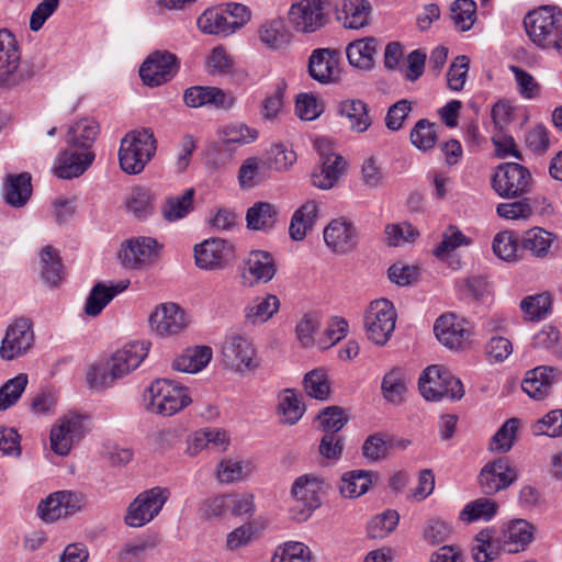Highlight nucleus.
<instances>
[{
  "mask_svg": "<svg viewBox=\"0 0 562 562\" xmlns=\"http://www.w3.org/2000/svg\"><path fill=\"white\" fill-rule=\"evenodd\" d=\"M33 76L32 65L21 60L15 36L7 29L0 30V89L22 88Z\"/></svg>",
  "mask_w": 562,
  "mask_h": 562,
  "instance_id": "f257e3e1",
  "label": "nucleus"
},
{
  "mask_svg": "<svg viewBox=\"0 0 562 562\" xmlns=\"http://www.w3.org/2000/svg\"><path fill=\"white\" fill-rule=\"evenodd\" d=\"M157 140L150 128L134 130L121 139L119 164L127 175L140 173L155 156Z\"/></svg>",
  "mask_w": 562,
  "mask_h": 562,
  "instance_id": "f03ea898",
  "label": "nucleus"
},
{
  "mask_svg": "<svg viewBox=\"0 0 562 562\" xmlns=\"http://www.w3.org/2000/svg\"><path fill=\"white\" fill-rule=\"evenodd\" d=\"M143 398L147 412L161 416H172L192 402L188 387L168 379L155 380Z\"/></svg>",
  "mask_w": 562,
  "mask_h": 562,
  "instance_id": "7ed1b4c3",
  "label": "nucleus"
},
{
  "mask_svg": "<svg viewBox=\"0 0 562 562\" xmlns=\"http://www.w3.org/2000/svg\"><path fill=\"white\" fill-rule=\"evenodd\" d=\"M526 32L532 43L543 49H551L562 35V10L554 5H542L526 14Z\"/></svg>",
  "mask_w": 562,
  "mask_h": 562,
  "instance_id": "20e7f679",
  "label": "nucleus"
},
{
  "mask_svg": "<svg viewBox=\"0 0 562 562\" xmlns=\"http://www.w3.org/2000/svg\"><path fill=\"white\" fill-rule=\"evenodd\" d=\"M418 387L427 401L443 398L458 401L464 395L462 382L446 368L437 364L427 367L418 379Z\"/></svg>",
  "mask_w": 562,
  "mask_h": 562,
  "instance_id": "39448f33",
  "label": "nucleus"
},
{
  "mask_svg": "<svg viewBox=\"0 0 562 562\" xmlns=\"http://www.w3.org/2000/svg\"><path fill=\"white\" fill-rule=\"evenodd\" d=\"M493 190L503 199L520 198L531 190L532 178L529 170L517 162L497 166L491 179Z\"/></svg>",
  "mask_w": 562,
  "mask_h": 562,
  "instance_id": "423d86ee",
  "label": "nucleus"
},
{
  "mask_svg": "<svg viewBox=\"0 0 562 562\" xmlns=\"http://www.w3.org/2000/svg\"><path fill=\"white\" fill-rule=\"evenodd\" d=\"M396 312L391 301L374 300L364 312V329L369 340L375 345H385L391 338L396 323Z\"/></svg>",
  "mask_w": 562,
  "mask_h": 562,
  "instance_id": "0eeeda50",
  "label": "nucleus"
},
{
  "mask_svg": "<svg viewBox=\"0 0 562 562\" xmlns=\"http://www.w3.org/2000/svg\"><path fill=\"white\" fill-rule=\"evenodd\" d=\"M168 499V491L154 487L140 493L127 508L125 522L130 527H142L159 514Z\"/></svg>",
  "mask_w": 562,
  "mask_h": 562,
  "instance_id": "6e6552de",
  "label": "nucleus"
},
{
  "mask_svg": "<svg viewBox=\"0 0 562 562\" xmlns=\"http://www.w3.org/2000/svg\"><path fill=\"white\" fill-rule=\"evenodd\" d=\"M178 57L168 50L151 53L142 64L139 76L144 85L158 87L170 81L179 70Z\"/></svg>",
  "mask_w": 562,
  "mask_h": 562,
  "instance_id": "1a4fd4ad",
  "label": "nucleus"
},
{
  "mask_svg": "<svg viewBox=\"0 0 562 562\" xmlns=\"http://www.w3.org/2000/svg\"><path fill=\"white\" fill-rule=\"evenodd\" d=\"M85 505L83 495L71 491H58L48 495L37 506V515L46 522H53L79 512Z\"/></svg>",
  "mask_w": 562,
  "mask_h": 562,
  "instance_id": "9d476101",
  "label": "nucleus"
},
{
  "mask_svg": "<svg viewBox=\"0 0 562 562\" xmlns=\"http://www.w3.org/2000/svg\"><path fill=\"white\" fill-rule=\"evenodd\" d=\"M234 258V246L226 239L209 238L194 246L195 265L204 270L224 269Z\"/></svg>",
  "mask_w": 562,
  "mask_h": 562,
  "instance_id": "9b49d317",
  "label": "nucleus"
},
{
  "mask_svg": "<svg viewBox=\"0 0 562 562\" xmlns=\"http://www.w3.org/2000/svg\"><path fill=\"white\" fill-rule=\"evenodd\" d=\"M34 334L27 318H19L7 329L0 346V358L5 361L23 357L32 348Z\"/></svg>",
  "mask_w": 562,
  "mask_h": 562,
  "instance_id": "f8f14e48",
  "label": "nucleus"
},
{
  "mask_svg": "<svg viewBox=\"0 0 562 562\" xmlns=\"http://www.w3.org/2000/svg\"><path fill=\"white\" fill-rule=\"evenodd\" d=\"M315 146L321 156V166L312 173V182L318 189L328 190L334 187L345 171V160L340 155L330 151L329 144L319 139Z\"/></svg>",
  "mask_w": 562,
  "mask_h": 562,
  "instance_id": "ddd939ff",
  "label": "nucleus"
},
{
  "mask_svg": "<svg viewBox=\"0 0 562 562\" xmlns=\"http://www.w3.org/2000/svg\"><path fill=\"white\" fill-rule=\"evenodd\" d=\"M160 249L161 245L155 238L140 236L127 240L119 258L125 268L142 269L158 258Z\"/></svg>",
  "mask_w": 562,
  "mask_h": 562,
  "instance_id": "4468645a",
  "label": "nucleus"
},
{
  "mask_svg": "<svg viewBox=\"0 0 562 562\" xmlns=\"http://www.w3.org/2000/svg\"><path fill=\"white\" fill-rule=\"evenodd\" d=\"M517 471L507 458H498L486 463L479 474L482 493L493 495L507 488L517 480Z\"/></svg>",
  "mask_w": 562,
  "mask_h": 562,
  "instance_id": "2eb2a0df",
  "label": "nucleus"
},
{
  "mask_svg": "<svg viewBox=\"0 0 562 562\" xmlns=\"http://www.w3.org/2000/svg\"><path fill=\"white\" fill-rule=\"evenodd\" d=\"M323 488V481L315 474L299 476L292 484L291 495L297 502L300 520H305L311 513L322 504L319 493Z\"/></svg>",
  "mask_w": 562,
  "mask_h": 562,
  "instance_id": "dca6fc26",
  "label": "nucleus"
},
{
  "mask_svg": "<svg viewBox=\"0 0 562 562\" xmlns=\"http://www.w3.org/2000/svg\"><path fill=\"white\" fill-rule=\"evenodd\" d=\"M85 434L82 417L76 413L68 414L50 430V448L59 456H67L72 445Z\"/></svg>",
  "mask_w": 562,
  "mask_h": 562,
  "instance_id": "f3484780",
  "label": "nucleus"
},
{
  "mask_svg": "<svg viewBox=\"0 0 562 562\" xmlns=\"http://www.w3.org/2000/svg\"><path fill=\"white\" fill-rule=\"evenodd\" d=\"M327 0H302L293 4L289 19L297 32L313 33L325 24V7Z\"/></svg>",
  "mask_w": 562,
  "mask_h": 562,
  "instance_id": "a211bd4d",
  "label": "nucleus"
},
{
  "mask_svg": "<svg viewBox=\"0 0 562 562\" xmlns=\"http://www.w3.org/2000/svg\"><path fill=\"white\" fill-rule=\"evenodd\" d=\"M224 366L236 372H245L257 367L254 360L255 349L251 342L243 336L233 335L226 338L223 349Z\"/></svg>",
  "mask_w": 562,
  "mask_h": 562,
  "instance_id": "6ab92c4d",
  "label": "nucleus"
},
{
  "mask_svg": "<svg viewBox=\"0 0 562 562\" xmlns=\"http://www.w3.org/2000/svg\"><path fill=\"white\" fill-rule=\"evenodd\" d=\"M148 321L151 330L159 336L176 335L188 325L184 311L175 303L159 305Z\"/></svg>",
  "mask_w": 562,
  "mask_h": 562,
  "instance_id": "aec40b11",
  "label": "nucleus"
},
{
  "mask_svg": "<svg viewBox=\"0 0 562 562\" xmlns=\"http://www.w3.org/2000/svg\"><path fill=\"white\" fill-rule=\"evenodd\" d=\"M339 52L330 48L314 49L308 58L310 76L323 85L338 81L339 79Z\"/></svg>",
  "mask_w": 562,
  "mask_h": 562,
  "instance_id": "412c9836",
  "label": "nucleus"
},
{
  "mask_svg": "<svg viewBox=\"0 0 562 562\" xmlns=\"http://www.w3.org/2000/svg\"><path fill=\"white\" fill-rule=\"evenodd\" d=\"M324 241L335 254L352 251L358 243V233L353 224L345 218L333 220L324 229Z\"/></svg>",
  "mask_w": 562,
  "mask_h": 562,
  "instance_id": "4be33fe9",
  "label": "nucleus"
},
{
  "mask_svg": "<svg viewBox=\"0 0 562 562\" xmlns=\"http://www.w3.org/2000/svg\"><path fill=\"white\" fill-rule=\"evenodd\" d=\"M437 339L450 349H458L470 338L469 324L454 314L441 315L434 325Z\"/></svg>",
  "mask_w": 562,
  "mask_h": 562,
  "instance_id": "5701e85b",
  "label": "nucleus"
},
{
  "mask_svg": "<svg viewBox=\"0 0 562 562\" xmlns=\"http://www.w3.org/2000/svg\"><path fill=\"white\" fill-rule=\"evenodd\" d=\"M93 151H83L67 146L57 159L54 173L59 179H72L81 176L93 162Z\"/></svg>",
  "mask_w": 562,
  "mask_h": 562,
  "instance_id": "b1692460",
  "label": "nucleus"
},
{
  "mask_svg": "<svg viewBox=\"0 0 562 562\" xmlns=\"http://www.w3.org/2000/svg\"><path fill=\"white\" fill-rule=\"evenodd\" d=\"M149 341H135L115 351L109 359L114 370L113 375L120 379L135 370L148 355Z\"/></svg>",
  "mask_w": 562,
  "mask_h": 562,
  "instance_id": "393cba45",
  "label": "nucleus"
},
{
  "mask_svg": "<svg viewBox=\"0 0 562 562\" xmlns=\"http://www.w3.org/2000/svg\"><path fill=\"white\" fill-rule=\"evenodd\" d=\"M277 273V262L274 257L265 250H252L245 260L243 279L247 283V274L252 278L249 285L257 283H268Z\"/></svg>",
  "mask_w": 562,
  "mask_h": 562,
  "instance_id": "a878e982",
  "label": "nucleus"
},
{
  "mask_svg": "<svg viewBox=\"0 0 562 562\" xmlns=\"http://www.w3.org/2000/svg\"><path fill=\"white\" fill-rule=\"evenodd\" d=\"M335 10L337 20L346 29L359 30L369 24L371 4L368 0H339Z\"/></svg>",
  "mask_w": 562,
  "mask_h": 562,
  "instance_id": "bb28decb",
  "label": "nucleus"
},
{
  "mask_svg": "<svg viewBox=\"0 0 562 562\" xmlns=\"http://www.w3.org/2000/svg\"><path fill=\"white\" fill-rule=\"evenodd\" d=\"M558 378L559 370L557 368L539 366L526 373L521 387L530 397L542 400L549 394L552 384Z\"/></svg>",
  "mask_w": 562,
  "mask_h": 562,
  "instance_id": "cd10ccee",
  "label": "nucleus"
},
{
  "mask_svg": "<svg viewBox=\"0 0 562 562\" xmlns=\"http://www.w3.org/2000/svg\"><path fill=\"white\" fill-rule=\"evenodd\" d=\"M99 123L90 117H85L72 124L67 132V146L83 151H92V145L99 135Z\"/></svg>",
  "mask_w": 562,
  "mask_h": 562,
  "instance_id": "c85d7f7f",
  "label": "nucleus"
},
{
  "mask_svg": "<svg viewBox=\"0 0 562 562\" xmlns=\"http://www.w3.org/2000/svg\"><path fill=\"white\" fill-rule=\"evenodd\" d=\"M337 113L349 122V128L356 133L366 132L372 124L369 106L360 99H346L338 103Z\"/></svg>",
  "mask_w": 562,
  "mask_h": 562,
  "instance_id": "c756f323",
  "label": "nucleus"
},
{
  "mask_svg": "<svg viewBox=\"0 0 562 562\" xmlns=\"http://www.w3.org/2000/svg\"><path fill=\"white\" fill-rule=\"evenodd\" d=\"M195 190L189 188L181 194H171L165 198L160 212L167 222H176L184 218L193 210Z\"/></svg>",
  "mask_w": 562,
  "mask_h": 562,
  "instance_id": "7c9ffc66",
  "label": "nucleus"
},
{
  "mask_svg": "<svg viewBox=\"0 0 562 562\" xmlns=\"http://www.w3.org/2000/svg\"><path fill=\"white\" fill-rule=\"evenodd\" d=\"M533 539V526L525 519L512 520L504 533V550L508 553L524 551Z\"/></svg>",
  "mask_w": 562,
  "mask_h": 562,
  "instance_id": "2f4dec72",
  "label": "nucleus"
},
{
  "mask_svg": "<svg viewBox=\"0 0 562 562\" xmlns=\"http://www.w3.org/2000/svg\"><path fill=\"white\" fill-rule=\"evenodd\" d=\"M32 177L29 172L8 176L4 182V200L13 207L24 206L32 194Z\"/></svg>",
  "mask_w": 562,
  "mask_h": 562,
  "instance_id": "473e14b6",
  "label": "nucleus"
},
{
  "mask_svg": "<svg viewBox=\"0 0 562 562\" xmlns=\"http://www.w3.org/2000/svg\"><path fill=\"white\" fill-rule=\"evenodd\" d=\"M378 42L374 37H364L348 44L346 55L351 66L360 69H371L374 64Z\"/></svg>",
  "mask_w": 562,
  "mask_h": 562,
  "instance_id": "72a5a7b5",
  "label": "nucleus"
},
{
  "mask_svg": "<svg viewBox=\"0 0 562 562\" xmlns=\"http://www.w3.org/2000/svg\"><path fill=\"white\" fill-rule=\"evenodd\" d=\"M278 214V209L272 203L256 202L247 210V227L251 231H271L277 223Z\"/></svg>",
  "mask_w": 562,
  "mask_h": 562,
  "instance_id": "f704fd0d",
  "label": "nucleus"
},
{
  "mask_svg": "<svg viewBox=\"0 0 562 562\" xmlns=\"http://www.w3.org/2000/svg\"><path fill=\"white\" fill-rule=\"evenodd\" d=\"M212 355V349L209 346L188 348L181 356L175 359L172 368L186 373H196L209 364Z\"/></svg>",
  "mask_w": 562,
  "mask_h": 562,
  "instance_id": "c9c22d12",
  "label": "nucleus"
},
{
  "mask_svg": "<svg viewBox=\"0 0 562 562\" xmlns=\"http://www.w3.org/2000/svg\"><path fill=\"white\" fill-rule=\"evenodd\" d=\"M292 34L282 19H273L259 29V38L268 48L280 50L291 43Z\"/></svg>",
  "mask_w": 562,
  "mask_h": 562,
  "instance_id": "e433bc0d",
  "label": "nucleus"
},
{
  "mask_svg": "<svg viewBox=\"0 0 562 562\" xmlns=\"http://www.w3.org/2000/svg\"><path fill=\"white\" fill-rule=\"evenodd\" d=\"M374 472L369 470H352L346 472L339 483V492L346 498H357L366 494L371 484Z\"/></svg>",
  "mask_w": 562,
  "mask_h": 562,
  "instance_id": "4c0bfd02",
  "label": "nucleus"
},
{
  "mask_svg": "<svg viewBox=\"0 0 562 562\" xmlns=\"http://www.w3.org/2000/svg\"><path fill=\"white\" fill-rule=\"evenodd\" d=\"M318 206L315 201H308L297 209L291 220L289 233L293 240H302L308 229H312Z\"/></svg>",
  "mask_w": 562,
  "mask_h": 562,
  "instance_id": "58836bf2",
  "label": "nucleus"
},
{
  "mask_svg": "<svg viewBox=\"0 0 562 562\" xmlns=\"http://www.w3.org/2000/svg\"><path fill=\"white\" fill-rule=\"evenodd\" d=\"M199 29L206 34L227 36L234 33L223 9H207L198 19Z\"/></svg>",
  "mask_w": 562,
  "mask_h": 562,
  "instance_id": "ea45409f",
  "label": "nucleus"
},
{
  "mask_svg": "<svg viewBox=\"0 0 562 562\" xmlns=\"http://www.w3.org/2000/svg\"><path fill=\"white\" fill-rule=\"evenodd\" d=\"M126 209L138 220L150 216L155 209V194L143 187H135L131 190L126 202Z\"/></svg>",
  "mask_w": 562,
  "mask_h": 562,
  "instance_id": "a19ab883",
  "label": "nucleus"
},
{
  "mask_svg": "<svg viewBox=\"0 0 562 562\" xmlns=\"http://www.w3.org/2000/svg\"><path fill=\"white\" fill-rule=\"evenodd\" d=\"M41 274L44 282L56 286L64 278L60 257L52 246H45L41 250Z\"/></svg>",
  "mask_w": 562,
  "mask_h": 562,
  "instance_id": "79ce46f5",
  "label": "nucleus"
},
{
  "mask_svg": "<svg viewBox=\"0 0 562 562\" xmlns=\"http://www.w3.org/2000/svg\"><path fill=\"white\" fill-rule=\"evenodd\" d=\"M553 243L551 233L533 227L527 231L521 239V248L528 250L536 257H544Z\"/></svg>",
  "mask_w": 562,
  "mask_h": 562,
  "instance_id": "37998d69",
  "label": "nucleus"
},
{
  "mask_svg": "<svg viewBox=\"0 0 562 562\" xmlns=\"http://www.w3.org/2000/svg\"><path fill=\"white\" fill-rule=\"evenodd\" d=\"M279 299L273 294H268L263 299L254 300L246 310V318L252 324H261L270 319L279 311Z\"/></svg>",
  "mask_w": 562,
  "mask_h": 562,
  "instance_id": "c03bdc74",
  "label": "nucleus"
},
{
  "mask_svg": "<svg viewBox=\"0 0 562 562\" xmlns=\"http://www.w3.org/2000/svg\"><path fill=\"white\" fill-rule=\"evenodd\" d=\"M257 138V132L245 124H234L222 130L221 150L231 151L233 145L247 144Z\"/></svg>",
  "mask_w": 562,
  "mask_h": 562,
  "instance_id": "a18cd8bd",
  "label": "nucleus"
},
{
  "mask_svg": "<svg viewBox=\"0 0 562 562\" xmlns=\"http://www.w3.org/2000/svg\"><path fill=\"white\" fill-rule=\"evenodd\" d=\"M450 11L451 20L460 32L469 31L476 20V3L473 0H456Z\"/></svg>",
  "mask_w": 562,
  "mask_h": 562,
  "instance_id": "49530a36",
  "label": "nucleus"
},
{
  "mask_svg": "<svg viewBox=\"0 0 562 562\" xmlns=\"http://www.w3.org/2000/svg\"><path fill=\"white\" fill-rule=\"evenodd\" d=\"M497 505L494 501L480 497L470 502L460 512L459 518L465 522H473L479 519L490 520L496 514Z\"/></svg>",
  "mask_w": 562,
  "mask_h": 562,
  "instance_id": "de8ad7c7",
  "label": "nucleus"
},
{
  "mask_svg": "<svg viewBox=\"0 0 562 562\" xmlns=\"http://www.w3.org/2000/svg\"><path fill=\"white\" fill-rule=\"evenodd\" d=\"M112 364L110 360L100 361L92 364L87 372V382L91 389L104 390L111 386L117 375H113Z\"/></svg>",
  "mask_w": 562,
  "mask_h": 562,
  "instance_id": "09e8293b",
  "label": "nucleus"
},
{
  "mask_svg": "<svg viewBox=\"0 0 562 562\" xmlns=\"http://www.w3.org/2000/svg\"><path fill=\"white\" fill-rule=\"evenodd\" d=\"M321 429L328 435H338V431L348 423V415L340 406H329L317 415Z\"/></svg>",
  "mask_w": 562,
  "mask_h": 562,
  "instance_id": "8fccbe9b",
  "label": "nucleus"
},
{
  "mask_svg": "<svg viewBox=\"0 0 562 562\" xmlns=\"http://www.w3.org/2000/svg\"><path fill=\"white\" fill-rule=\"evenodd\" d=\"M27 385V375L20 373L13 379L8 380L0 387V411H5L13 406Z\"/></svg>",
  "mask_w": 562,
  "mask_h": 562,
  "instance_id": "3c124183",
  "label": "nucleus"
},
{
  "mask_svg": "<svg viewBox=\"0 0 562 562\" xmlns=\"http://www.w3.org/2000/svg\"><path fill=\"white\" fill-rule=\"evenodd\" d=\"M551 296L549 293H540L525 297L520 302V308L529 321H540L550 311Z\"/></svg>",
  "mask_w": 562,
  "mask_h": 562,
  "instance_id": "603ef678",
  "label": "nucleus"
},
{
  "mask_svg": "<svg viewBox=\"0 0 562 562\" xmlns=\"http://www.w3.org/2000/svg\"><path fill=\"white\" fill-rule=\"evenodd\" d=\"M381 389L386 401L400 404L406 392V385L401 370L395 369L386 373L382 380Z\"/></svg>",
  "mask_w": 562,
  "mask_h": 562,
  "instance_id": "864d4df0",
  "label": "nucleus"
},
{
  "mask_svg": "<svg viewBox=\"0 0 562 562\" xmlns=\"http://www.w3.org/2000/svg\"><path fill=\"white\" fill-rule=\"evenodd\" d=\"M390 452L389 435L376 432L370 435L362 445V454L371 462L383 460Z\"/></svg>",
  "mask_w": 562,
  "mask_h": 562,
  "instance_id": "5fc2aeb1",
  "label": "nucleus"
},
{
  "mask_svg": "<svg viewBox=\"0 0 562 562\" xmlns=\"http://www.w3.org/2000/svg\"><path fill=\"white\" fill-rule=\"evenodd\" d=\"M271 562H313V558L310 548L304 543L288 542L274 553Z\"/></svg>",
  "mask_w": 562,
  "mask_h": 562,
  "instance_id": "6e6d98bb",
  "label": "nucleus"
},
{
  "mask_svg": "<svg viewBox=\"0 0 562 562\" xmlns=\"http://www.w3.org/2000/svg\"><path fill=\"white\" fill-rule=\"evenodd\" d=\"M436 140L437 134L435 131V124L430 123L426 119L417 121L411 132L412 144L420 150H428L434 147Z\"/></svg>",
  "mask_w": 562,
  "mask_h": 562,
  "instance_id": "4d7b16f0",
  "label": "nucleus"
},
{
  "mask_svg": "<svg viewBox=\"0 0 562 562\" xmlns=\"http://www.w3.org/2000/svg\"><path fill=\"white\" fill-rule=\"evenodd\" d=\"M305 392L308 396L325 401L329 395V383L323 370H313L305 374L303 380Z\"/></svg>",
  "mask_w": 562,
  "mask_h": 562,
  "instance_id": "13d9d810",
  "label": "nucleus"
},
{
  "mask_svg": "<svg viewBox=\"0 0 562 562\" xmlns=\"http://www.w3.org/2000/svg\"><path fill=\"white\" fill-rule=\"evenodd\" d=\"M285 393L280 401L279 412L282 415V423L294 425L303 416L305 407L293 391L286 390Z\"/></svg>",
  "mask_w": 562,
  "mask_h": 562,
  "instance_id": "bf43d9fd",
  "label": "nucleus"
},
{
  "mask_svg": "<svg viewBox=\"0 0 562 562\" xmlns=\"http://www.w3.org/2000/svg\"><path fill=\"white\" fill-rule=\"evenodd\" d=\"M492 247L494 254L505 261L516 260L517 258L518 239L513 232L505 231L496 234Z\"/></svg>",
  "mask_w": 562,
  "mask_h": 562,
  "instance_id": "052dcab7",
  "label": "nucleus"
},
{
  "mask_svg": "<svg viewBox=\"0 0 562 562\" xmlns=\"http://www.w3.org/2000/svg\"><path fill=\"white\" fill-rule=\"evenodd\" d=\"M518 430V419L510 418L495 432L491 439V450L507 452L513 447L516 432Z\"/></svg>",
  "mask_w": 562,
  "mask_h": 562,
  "instance_id": "680f3d73",
  "label": "nucleus"
},
{
  "mask_svg": "<svg viewBox=\"0 0 562 562\" xmlns=\"http://www.w3.org/2000/svg\"><path fill=\"white\" fill-rule=\"evenodd\" d=\"M400 520V516L395 510H386L375 516L368 525V536L371 538H383L393 531Z\"/></svg>",
  "mask_w": 562,
  "mask_h": 562,
  "instance_id": "e2e57ef3",
  "label": "nucleus"
},
{
  "mask_svg": "<svg viewBox=\"0 0 562 562\" xmlns=\"http://www.w3.org/2000/svg\"><path fill=\"white\" fill-rule=\"evenodd\" d=\"M470 239L456 226L450 225L442 234L441 243L434 249L437 258H443L446 255L462 245H469Z\"/></svg>",
  "mask_w": 562,
  "mask_h": 562,
  "instance_id": "0e129e2a",
  "label": "nucleus"
},
{
  "mask_svg": "<svg viewBox=\"0 0 562 562\" xmlns=\"http://www.w3.org/2000/svg\"><path fill=\"white\" fill-rule=\"evenodd\" d=\"M111 302V296L105 294V283H95L87 297L85 313L88 316L95 317Z\"/></svg>",
  "mask_w": 562,
  "mask_h": 562,
  "instance_id": "69168bd1",
  "label": "nucleus"
},
{
  "mask_svg": "<svg viewBox=\"0 0 562 562\" xmlns=\"http://www.w3.org/2000/svg\"><path fill=\"white\" fill-rule=\"evenodd\" d=\"M295 112L302 120L313 121L322 114L323 103L313 94L301 93L296 98Z\"/></svg>",
  "mask_w": 562,
  "mask_h": 562,
  "instance_id": "338daca9",
  "label": "nucleus"
},
{
  "mask_svg": "<svg viewBox=\"0 0 562 562\" xmlns=\"http://www.w3.org/2000/svg\"><path fill=\"white\" fill-rule=\"evenodd\" d=\"M533 432L553 438L562 436V409L551 411L538 420L533 426Z\"/></svg>",
  "mask_w": 562,
  "mask_h": 562,
  "instance_id": "774afa93",
  "label": "nucleus"
}]
</instances>
